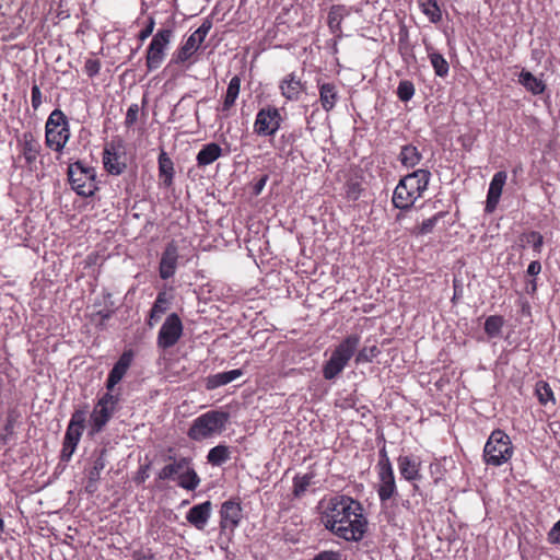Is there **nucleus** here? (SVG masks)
I'll use <instances>...</instances> for the list:
<instances>
[{"label":"nucleus","mask_w":560,"mask_h":560,"mask_svg":"<svg viewBox=\"0 0 560 560\" xmlns=\"http://www.w3.org/2000/svg\"><path fill=\"white\" fill-rule=\"evenodd\" d=\"M320 520L328 530L347 541H360L368 529L361 503L347 495L330 498Z\"/></svg>","instance_id":"1"},{"label":"nucleus","mask_w":560,"mask_h":560,"mask_svg":"<svg viewBox=\"0 0 560 560\" xmlns=\"http://www.w3.org/2000/svg\"><path fill=\"white\" fill-rule=\"evenodd\" d=\"M346 192L349 199L357 200L361 194L360 184L357 182L348 183Z\"/></svg>","instance_id":"51"},{"label":"nucleus","mask_w":560,"mask_h":560,"mask_svg":"<svg viewBox=\"0 0 560 560\" xmlns=\"http://www.w3.org/2000/svg\"><path fill=\"white\" fill-rule=\"evenodd\" d=\"M220 515L221 529L233 533L242 518V509L240 503L232 500L225 501L221 506Z\"/></svg>","instance_id":"12"},{"label":"nucleus","mask_w":560,"mask_h":560,"mask_svg":"<svg viewBox=\"0 0 560 560\" xmlns=\"http://www.w3.org/2000/svg\"><path fill=\"white\" fill-rule=\"evenodd\" d=\"M430 178L431 173L423 168L404 176L393 194L392 201L394 207L400 210L410 209L428 189Z\"/></svg>","instance_id":"2"},{"label":"nucleus","mask_w":560,"mask_h":560,"mask_svg":"<svg viewBox=\"0 0 560 560\" xmlns=\"http://www.w3.org/2000/svg\"><path fill=\"white\" fill-rule=\"evenodd\" d=\"M178 259V248L175 242H171L166 245L160 261V277L162 279H168L174 276L176 271Z\"/></svg>","instance_id":"13"},{"label":"nucleus","mask_w":560,"mask_h":560,"mask_svg":"<svg viewBox=\"0 0 560 560\" xmlns=\"http://www.w3.org/2000/svg\"><path fill=\"white\" fill-rule=\"evenodd\" d=\"M168 459L172 460V463L165 465L159 472L158 478L160 480H175V478L182 474L185 468H187V465L190 464L189 457H180L176 459L173 456H168Z\"/></svg>","instance_id":"21"},{"label":"nucleus","mask_w":560,"mask_h":560,"mask_svg":"<svg viewBox=\"0 0 560 560\" xmlns=\"http://www.w3.org/2000/svg\"><path fill=\"white\" fill-rule=\"evenodd\" d=\"M243 375L241 369H235L226 372H220L213 375H209L206 380L207 389H215L220 386L226 385Z\"/></svg>","instance_id":"24"},{"label":"nucleus","mask_w":560,"mask_h":560,"mask_svg":"<svg viewBox=\"0 0 560 560\" xmlns=\"http://www.w3.org/2000/svg\"><path fill=\"white\" fill-rule=\"evenodd\" d=\"M173 37L171 28L159 30L153 36L147 50V67L149 71L156 70L161 67L165 58V50Z\"/></svg>","instance_id":"8"},{"label":"nucleus","mask_w":560,"mask_h":560,"mask_svg":"<svg viewBox=\"0 0 560 560\" xmlns=\"http://www.w3.org/2000/svg\"><path fill=\"white\" fill-rule=\"evenodd\" d=\"M380 354V350L376 346L364 347L358 351L355 355V363H369L372 362Z\"/></svg>","instance_id":"44"},{"label":"nucleus","mask_w":560,"mask_h":560,"mask_svg":"<svg viewBox=\"0 0 560 560\" xmlns=\"http://www.w3.org/2000/svg\"><path fill=\"white\" fill-rule=\"evenodd\" d=\"M230 413L223 410H210L197 417L187 435L194 441H202L225 430Z\"/></svg>","instance_id":"3"},{"label":"nucleus","mask_w":560,"mask_h":560,"mask_svg":"<svg viewBox=\"0 0 560 560\" xmlns=\"http://www.w3.org/2000/svg\"><path fill=\"white\" fill-rule=\"evenodd\" d=\"M154 25H155L154 19L150 18L147 26L139 33V38L141 40H144L147 37H149L153 33Z\"/></svg>","instance_id":"55"},{"label":"nucleus","mask_w":560,"mask_h":560,"mask_svg":"<svg viewBox=\"0 0 560 560\" xmlns=\"http://www.w3.org/2000/svg\"><path fill=\"white\" fill-rule=\"evenodd\" d=\"M425 50L435 75L445 78L450 72V65L444 56L438 52L430 44H425Z\"/></svg>","instance_id":"25"},{"label":"nucleus","mask_w":560,"mask_h":560,"mask_svg":"<svg viewBox=\"0 0 560 560\" xmlns=\"http://www.w3.org/2000/svg\"><path fill=\"white\" fill-rule=\"evenodd\" d=\"M444 217V212H439L434 214L433 217L425 219L422 221L420 225L417 226V230L415 233L420 235L429 234L433 231L436 223Z\"/></svg>","instance_id":"43"},{"label":"nucleus","mask_w":560,"mask_h":560,"mask_svg":"<svg viewBox=\"0 0 560 560\" xmlns=\"http://www.w3.org/2000/svg\"><path fill=\"white\" fill-rule=\"evenodd\" d=\"M137 560H155V558L152 553H147L138 556Z\"/></svg>","instance_id":"59"},{"label":"nucleus","mask_w":560,"mask_h":560,"mask_svg":"<svg viewBox=\"0 0 560 560\" xmlns=\"http://www.w3.org/2000/svg\"><path fill=\"white\" fill-rule=\"evenodd\" d=\"M303 84L294 73L288 74L280 83L281 94L289 101H296L303 91Z\"/></svg>","instance_id":"23"},{"label":"nucleus","mask_w":560,"mask_h":560,"mask_svg":"<svg viewBox=\"0 0 560 560\" xmlns=\"http://www.w3.org/2000/svg\"><path fill=\"white\" fill-rule=\"evenodd\" d=\"M42 97H43V95H42L39 86L37 84H33L31 102H32V107L34 110H37L39 108V106L42 105V103H43Z\"/></svg>","instance_id":"49"},{"label":"nucleus","mask_w":560,"mask_h":560,"mask_svg":"<svg viewBox=\"0 0 560 560\" xmlns=\"http://www.w3.org/2000/svg\"><path fill=\"white\" fill-rule=\"evenodd\" d=\"M506 173L501 171V172H497L491 182H490V185H489V190H488V196H487V203H486V211L491 213L492 211H494L499 200H500V197H501V194H502V189H503V186L506 182Z\"/></svg>","instance_id":"14"},{"label":"nucleus","mask_w":560,"mask_h":560,"mask_svg":"<svg viewBox=\"0 0 560 560\" xmlns=\"http://www.w3.org/2000/svg\"><path fill=\"white\" fill-rule=\"evenodd\" d=\"M83 428H77L68 425L65 439H63V445L60 454V458L62 462H69L77 448V445L79 444Z\"/></svg>","instance_id":"18"},{"label":"nucleus","mask_w":560,"mask_h":560,"mask_svg":"<svg viewBox=\"0 0 560 560\" xmlns=\"http://www.w3.org/2000/svg\"><path fill=\"white\" fill-rule=\"evenodd\" d=\"M504 320L502 316L492 315L489 316L485 322V331L489 338H495L501 335Z\"/></svg>","instance_id":"40"},{"label":"nucleus","mask_w":560,"mask_h":560,"mask_svg":"<svg viewBox=\"0 0 560 560\" xmlns=\"http://www.w3.org/2000/svg\"><path fill=\"white\" fill-rule=\"evenodd\" d=\"M313 479V475L306 474L303 476H296L293 479V494L296 498H300L304 494V492L310 487Z\"/></svg>","instance_id":"42"},{"label":"nucleus","mask_w":560,"mask_h":560,"mask_svg":"<svg viewBox=\"0 0 560 560\" xmlns=\"http://www.w3.org/2000/svg\"><path fill=\"white\" fill-rule=\"evenodd\" d=\"M114 411L110 408H106L97 404L91 415L92 432H101L105 424L109 421Z\"/></svg>","instance_id":"29"},{"label":"nucleus","mask_w":560,"mask_h":560,"mask_svg":"<svg viewBox=\"0 0 560 560\" xmlns=\"http://www.w3.org/2000/svg\"><path fill=\"white\" fill-rule=\"evenodd\" d=\"M132 361V353L124 352L118 361L114 364L113 369L110 370L107 381H106V388L108 390H112L116 384H118L121 378L127 373L130 364Z\"/></svg>","instance_id":"16"},{"label":"nucleus","mask_w":560,"mask_h":560,"mask_svg":"<svg viewBox=\"0 0 560 560\" xmlns=\"http://www.w3.org/2000/svg\"><path fill=\"white\" fill-rule=\"evenodd\" d=\"M45 129L47 147L60 152L70 138L66 115L60 109H54L46 121Z\"/></svg>","instance_id":"6"},{"label":"nucleus","mask_w":560,"mask_h":560,"mask_svg":"<svg viewBox=\"0 0 560 560\" xmlns=\"http://www.w3.org/2000/svg\"><path fill=\"white\" fill-rule=\"evenodd\" d=\"M159 172L160 176L163 177V184L170 187L174 177V164L164 151L159 155Z\"/></svg>","instance_id":"33"},{"label":"nucleus","mask_w":560,"mask_h":560,"mask_svg":"<svg viewBox=\"0 0 560 560\" xmlns=\"http://www.w3.org/2000/svg\"><path fill=\"white\" fill-rule=\"evenodd\" d=\"M107 465V450L105 447L97 450L92 455V462L86 469V486L88 493L93 494L98 489V481L101 480V472Z\"/></svg>","instance_id":"11"},{"label":"nucleus","mask_w":560,"mask_h":560,"mask_svg":"<svg viewBox=\"0 0 560 560\" xmlns=\"http://www.w3.org/2000/svg\"><path fill=\"white\" fill-rule=\"evenodd\" d=\"M212 504L210 501L194 505L187 513L186 520L198 529H203L210 518Z\"/></svg>","instance_id":"19"},{"label":"nucleus","mask_w":560,"mask_h":560,"mask_svg":"<svg viewBox=\"0 0 560 560\" xmlns=\"http://www.w3.org/2000/svg\"><path fill=\"white\" fill-rule=\"evenodd\" d=\"M267 180H268V176H267V175H265V176H262V177H261V178H260V179L255 184V186H254V192H255L256 195H259V194L261 192V190L264 189V187H265V185H266Z\"/></svg>","instance_id":"58"},{"label":"nucleus","mask_w":560,"mask_h":560,"mask_svg":"<svg viewBox=\"0 0 560 560\" xmlns=\"http://www.w3.org/2000/svg\"><path fill=\"white\" fill-rule=\"evenodd\" d=\"M200 481L201 480L198 474L196 472V470L192 467V464L190 463L187 465V468H185V470L182 474H179L177 485L178 487L185 490L194 491L199 487Z\"/></svg>","instance_id":"31"},{"label":"nucleus","mask_w":560,"mask_h":560,"mask_svg":"<svg viewBox=\"0 0 560 560\" xmlns=\"http://www.w3.org/2000/svg\"><path fill=\"white\" fill-rule=\"evenodd\" d=\"M350 14V10L345 5H332L328 13V25L334 34L341 33V22Z\"/></svg>","instance_id":"30"},{"label":"nucleus","mask_w":560,"mask_h":560,"mask_svg":"<svg viewBox=\"0 0 560 560\" xmlns=\"http://www.w3.org/2000/svg\"><path fill=\"white\" fill-rule=\"evenodd\" d=\"M415 95V85L409 80H402L397 88V96L402 102H408Z\"/></svg>","instance_id":"45"},{"label":"nucleus","mask_w":560,"mask_h":560,"mask_svg":"<svg viewBox=\"0 0 560 560\" xmlns=\"http://www.w3.org/2000/svg\"><path fill=\"white\" fill-rule=\"evenodd\" d=\"M22 145V154L28 167H32L40 154V143L32 132H24L20 140Z\"/></svg>","instance_id":"17"},{"label":"nucleus","mask_w":560,"mask_h":560,"mask_svg":"<svg viewBox=\"0 0 560 560\" xmlns=\"http://www.w3.org/2000/svg\"><path fill=\"white\" fill-rule=\"evenodd\" d=\"M117 402H118V396L112 395L110 393H106L103 395V397L98 400L97 404L100 406L110 408L114 411Z\"/></svg>","instance_id":"47"},{"label":"nucleus","mask_w":560,"mask_h":560,"mask_svg":"<svg viewBox=\"0 0 560 560\" xmlns=\"http://www.w3.org/2000/svg\"><path fill=\"white\" fill-rule=\"evenodd\" d=\"M173 295L167 293L166 291L159 292L155 302L150 311V317L148 320V325L153 327L155 323H158L162 315L166 313L172 303Z\"/></svg>","instance_id":"22"},{"label":"nucleus","mask_w":560,"mask_h":560,"mask_svg":"<svg viewBox=\"0 0 560 560\" xmlns=\"http://www.w3.org/2000/svg\"><path fill=\"white\" fill-rule=\"evenodd\" d=\"M548 541L550 544H560V520L549 530Z\"/></svg>","instance_id":"53"},{"label":"nucleus","mask_w":560,"mask_h":560,"mask_svg":"<svg viewBox=\"0 0 560 560\" xmlns=\"http://www.w3.org/2000/svg\"><path fill=\"white\" fill-rule=\"evenodd\" d=\"M84 422H85V411L84 410H75L72 413L68 425L84 429Z\"/></svg>","instance_id":"48"},{"label":"nucleus","mask_w":560,"mask_h":560,"mask_svg":"<svg viewBox=\"0 0 560 560\" xmlns=\"http://www.w3.org/2000/svg\"><path fill=\"white\" fill-rule=\"evenodd\" d=\"M84 68L89 77H94L100 72L101 63L98 60L89 59Z\"/></svg>","instance_id":"52"},{"label":"nucleus","mask_w":560,"mask_h":560,"mask_svg":"<svg viewBox=\"0 0 560 560\" xmlns=\"http://www.w3.org/2000/svg\"><path fill=\"white\" fill-rule=\"evenodd\" d=\"M222 155V149L218 143L211 142L205 144L198 152L196 161L200 167L212 164Z\"/></svg>","instance_id":"27"},{"label":"nucleus","mask_w":560,"mask_h":560,"mask_svg":"<svg viewBox=\"0 0 560 560\" xmlns=\"http://www.w3.org/2000/svg\"><path fill=\"white\" fill-rule=\"evenodd\" d=\"M518 82L535 95L544 93L546 85L542 80L534 77L529 71L523 70L518 75Z\"/></svg>","instance_id":"32"},{"label":"nucleus","mask_w":560,"mask_h":560,"mask_svg":"<svg viewBox=\"0 0 560 560\" xmlns=\"http://www.w3.org/2000/svg\"><path fill=\"white\" fill-rule=\"evenodd\" d=\"M377 494L382 503L386 502L397 493V487L393 468L378 470Z\"/></svg>","instance_id":"15"},{"label":"nucleus","mask_w":560,"mask_h":560,"mask_svg":"<svg viewBox=\"0 0 560 560\" xmlns=\"http://www.w3.org/2000/svg\"><path fill=\"white\" fill-rule=\"evenodd\" d=\"M339 96L335 84L323 83L319 85V102L325 112H330L337 104Z\"/></svg>","instance_id":"26"},{"label":"nucleus","mask_w":560,"mask_h":560,"mask_svg":"<svg viewBox=\"0 0 560 560\" xmlns=\"http://www.w3.org/2000/svg\"><path fill=\"white\" fill-rule=\"evenodd\" d=\"M536 395L541 405L552 402L555 405V397L551 387L546 382H538L536 385Z\"/></svg>","instance_id":"41"},{"label":"nucleus","mask_w":560,"mask_h":560,"mask_svg":"<svg viewBox=\"0 0 560 560\" xmlns=\"http://www.w3.org/2000/svg\"><path fill=\"white\" fill-rule=\"evenodd\" d=\"M513 455L510 436L502 430H494L483 448V459L487 465L499 467L508 463Z\"/></svg>","instance_id":"5"},{"label":"nucleus","mask_w":560,"mask_h":560,"mask_svg":"<svg viewBox=\"0 0 560 560\" xmlns=\"http://www.w3.org/2000/svg\"><path fill=\"white\" fill-rule=\"evenodd\" d=\"M421 159L422 155L415 145L407 144L401 148L399 161L405 167H415L417 164H419Z\"/></svg>","instance_id":"35"},{"label":"nucleus","mask_w":560,"mask_h":560,"mask_svg":"<svg viewBox=\"0 0 560 560\" xmlns=\"http://www.w3.org/2000/svg\"><path fill=\"white\" fill-rule=\"evenodd\" d=\"M183 329L180 317L176 313L170 314L159 330L158 347L163 350L174 347L180 339Z\"/></svg>","instance_id":"10"},{"label":"nucleus","mask_w":560,"mask_h":560,"mask_svg":"<svg viewBox=\"0 0 560 560\" xmlns=\"http://www.w3.org/2000/svg\"><path fill=\"white\" fill-rule=\"evenodd\" d=\"M544 244V237L539 232L530 231L527 233H523L518 237V245L522 248H525L527 245H530L537 254L541 252Z\"/></svg>","instance_id":"37"},{"label":"nucleus","mask_w":560,"mask_h":560,"mask_svg":"<svg viewBox=\"0 0 560 560\" xmlns=\"http://www.w3.org/2000/svg\"><path fill=\"white\" fill-rule=\"evenodd\" d=\"M0 530H4V521L2 518H0Z\"/></svg>","instance_id":"61"},{"label":"nucleus","mask_w":560,"mask_h":560,"mask_svg":"<svg viewBox=\"0 0 560 560\" xmlns=\"http://www.w3.org/2000/svg\"><path fill=\"white\" fill-rule=\"evenodd\" d=\"M200 44H198L195 37H188L183 46L178 49V51L173 57L174 63H184L187 61L199 48Z\"/></svg>","instance_id":"34"},{"label":"nucleus","mask_w":560,"mask_h":560,"mask_svg":"<svg viewBox=\"0 0 560 560\" xmlns=\"http://www.w3.org/2000/svg\"><path fill=\"white\" fill-rule=\"evenodd\" d=\"M541 271V265L538 260L532 261L527 267V273L529 276H536Z\"/></svg>","instance_id":"57"},{"label":"nucleus","mask_w":560,"mask_h":560,"mask_svg":"<svg viewBox=\"0 0 560 560\" xmlns=\"http://www.w3.org/2000/svg\"><path fill=\"white\" fill-rule=\"evenodd\" d=\"M400 476L408 480L415 481L421 478V463L411 456H399L397 459Z\"/></svg>","instance_id":"20"},{"label":"nucleus","mask_w":560,"mask_h":560,"mask_svg":"<svg viewBox=\"0 0 560 560\" xmlns=\"http://www.w3.org/2000/svg\"><path fill=\"white\" fill-rule=\"evenodd\" d=\"M419 7L423 14H425L430 22L438 23L442 19V13L436 0H418Z\"/></svg>","instance_id":"39"},{"label":"nucleus","mask_w":560,"mask_h":560,"mask_svg":"<svg viewBox=\"0 0 560 560\" xmlns=\"http://www.w3.org/2000/svg\"><path fill=\"white\" fill-rule=\"evenodd\" d=\"M98 315L102 317V319H108L110 317V312H98Z\"/></svg>","instance_id":"60"},{"label":"nucleus","mask_w":560,"mask_h":560,"mask_svg":"<svg viewBox=\"0 0 560 560\" xmlns=\"http://www.w3.org/2000/svg\"><path fill=\"white\" fill-rule=\"evenodd\" d=\"M138 112H139V108H138L137 104H133L128 108L127 114H126V125L127 126H131L137 121Z\"/></svg>","instance_id":"54"},{"label":"nucleus","mask_w":560,"mask_h":560,"mask_svg":"<svg viewBox=\"0 0 560 560\" xmlns=\"http://www.w3.org/2000/svg\"><path fill=\"white\" fill-rule=\"evenodd\" d=\"M360 341V335L352 334L346 337L335 348L330 359L325 363L323 368V376L325 380L331 381L343 371L350 359L357 352Z\"/></svg>","instance_id":"4"},{"label":"nucleus","mask_w":560,"mask_h":560,"mask_svg":"<svg viewBox=\"0 0 560 560\" xmlns=\"http://www.w3.org/2000/svg\"><path fill=\"white\" fill-rule=\"evenodd\" d=\"M313 560H340V558L335 551H322Z\"/></svg>","instance_id":"56"},{"label":"nucleus","mask_w":560,"mask_h":560,"mask_svg":"<svg viewBox=\"0 0 560 560\" xmlns=\"http://www.w3.org/2000/svg\"><path fill=\"white\" fill-rule=\"evenodd\" d=\"M282 117L275 106H267L258 110L254 122V132L260 137L273 136L281 126Z\"/></svg>","instance_id":"9"},{"label":"nucleus","mask_w":560,"mask_h":560,"mask_svg":"<svg viewBox=\"0 0 560 560\" xmlns=\"http://www.w3.org/2000/svg\"><path fill=\"white\" fill-rule=\"evenodd\" d=\"M103 164L105 170L113 175L121 174L126 167V164L120 161V156L114 151V148L107 147L103 152Z\"/></svg>","instance_id":"28"},{"label":"nucleus","mask_w":560,"mask_h":560,"mask_svg":"<svg viewBox=\"0 0 560 560\" xmlns=\"http://www.w3.org/2000/svg\"><path fill=\"white\" fill-rule=\"evenodd\" d=\"M68 176L72 189L80 196H93L97 189L94 168L84 166L80 161L69 165Z\"/></svg>","instance_id":"7"},{"label":"nucleus","mask_w":560,"mask_h":560,"mask_svg":"<svg viewBox=\"0 0 560 560\" xmlns=\"http://www.w3.org/2000/svg\"><path fill=\"white\" fill-rule=\"evenodd\" d=\"M241 90V79L240 77H233L228 85L226 94L224 97L222 110L228 112L232 106H234L235 101L238 97Z\"/></svg>","instance_id":"36"},{"label":"nucleus","mask_w":560,"mask_h":560,"mask_svg":"<svg viewBox=\"0 0 560 560\" xmlns=\"http://www.w3.org/2000/svg\"><path fill=\"white\" fill-rule=\"evenodd\" d=\"M212 27V23L209 20H205L202 24L190 35V37H195L198 44H202L208 33Z\"/></svg>","instance_id":"46"},{"label":"nucleus","mask_w":560,"mask_h":560,"mask_svg":"<svg viewBox=\"0 0 560 560\" xmlns=\"http://www.w3.org/2000/svg\"><path fill=\"white\" fill-rule=\"evenodd\" d=\"M380 459H378V463H377V468L378 470H383V469H390L393 468L392 467V463L389 460V457L387 455V452H386V448L385 446H383L381 450H380Z\"/></svg>","instance_id":"50"},{"label":"nucleus","mask_w":560,"mask_h":560,"mask_svg":"<svg viewBox=\"0 0 560 560\" xmlns=\"http://www.w3.org/2000/svg\"><path fill=\"white\" fill-rule=\"evenodd\" d=\"M230 459V450L225 445H217L212 447L208 455L207 460L213 466H221Z\"/></svg>","instance_id":"38"}]
</instances>
